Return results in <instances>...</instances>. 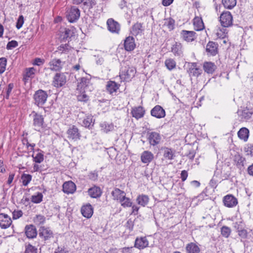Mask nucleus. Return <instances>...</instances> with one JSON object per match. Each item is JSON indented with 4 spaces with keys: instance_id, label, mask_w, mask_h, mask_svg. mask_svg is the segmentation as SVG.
Segmentation results:
<instances>
[{
    "instance_id": "27",
    "label": "nucleus",
    "mask_w": 253,
    "mask_h": 253,
    "mask_svg": "<svg viewBox=\"0 0 253 253\" xmlns=\"http://www.w3.org/2000/svg\"><path fill=\"white\" fill-rule=\"evenodd\" d=\"M145 113V110L143 107L141 106L132 108L131 112L132 117L137 120L142 118Z\"/></svg>"
},
{
    "instance_id": "17",
    "label": "nucleus",
    "mask_w": 253,
    "mask_h": 253,
    "mask_svg": "<svg viewBox=\"0 0 253 253\" xmlns=\"http://www.w3.org/2000/svg\"><path fill=\"white\" fill-rule=\"evenodd\" d=\"M149 242L146 237H137L135 239L134 247L139 250H142L148 246Z\"/></svg>"
},
{
    "instance_id": "25",
    "label": "nucleus",
    "mask_w": 253,
    "mask_h": 253,
    "mask_svg": "<svg viewBox=\"0 0 253 253\" xmlns=\"http://www.w3.org/2000/svg\"><path fill=\"white\" fill-rule=\"evenodd\" d=\"M74 36V32L73 29L65 28L64 31L62 32L60 35L61 41L62 42L69 41L71 38Z\"/></svg>"
},
{
    "instance_id": "10",
    "label": "nucleus",
    "mask_w": 253,
    "mask_h": 253,
    "mask_svg": "<svg viewBox=\"0 0 253 253\" xmlns=\"http://www.w3.org/2000/svg\"><path fill=\"white\" fill-rule=\"evenodd\" d=\"M24 230L25 235L29 239H33L36 238L37 236L38 232L37 228L33 224L26 225Z\"/></svg>"
},
{
    "instance_id": "48",
    "label": "nucleus",
    "mask_w": 253,
    "mask_h": 253,
    "mask_svg": "<svg viewBox=\"0 0 253 253\" xmlns=\"http://www.w3.org/2000/svg\"><path fill=\"white\" fill-rule=\"evenodd\" d=\"M165 65L169 70L174 69L176 67V62L173 59H167L165 62Z\"/></svg>"
},
{
    "instance_id": "22",
    "label": "nucleus",
    "mask_w": 253,
    "mask_h": 253,
    "mask_svg": "<svg viewBox=\"0 0 253 253\" xmlns=\"http://www.w3.org/2000/svg\"><path fill=\"white\" fill-rule=\"evenodd\" d=\"M218 46L217 43L210 41L206 46V51L211 55L214 56L217 53Z\"/></svg>"
},
{
    "instance_id": "30",
    "label": "nucleus",
    "mask_w": 253,
    "mask_h": 253,
    "mask_svg": "<svg viewBox=\"0 0 253 253\" xmlns=\"http://www.w3.org/2000/svg\"><path fill=\"white\" fill-rule=\"evenodd\" d=\"M193 22L194 28L196 31H201L205 28L204 24L202 19V17H194Z\"/></svg>"
},
{
    "instance_id": "38",
    "label": "nucleus",
    "mask_w": 253,
    "mask_h": 253,
    "mask_svg": "<svg viewBox=\"0 0 253 253\" xmlns=\"http://www.w3.org/2000/svg\"><path fill=\"white\" fill-rule=\"evenodd\" d=\"M35 71L36 69L34 67L26 68L25 73L23 75V80L26 82L29 78H33Z\"/></svg>"
},
{
    "instance_id": "8",
    "label": "nucleus",
    "mask_w": 253,
    "mask_h": 253,
    "mask_svg": "<svg viewBox=\"0 0 253 253\" xmlns=\"http://www.w3.org/2000/svg\"><path fill=\"white\" fill-rule=\"evenodd\" d=\"M147 138L150 145L155 146L160 143L162 137L158 132L152 131L147 132Z\"/></svg>"
},
{
    "instance_id": "55",
    "label": "nucleus",
    "mask_w": 253,
    "mask_h": 253,
    "mask_svg": "<svg viewBox=\"0 0 253 253\" xmlns=\"http://www.w3.org/2000/svg\"><path fill=\"white\" fill-rule=\"evenodd\" d=\"M34 221L35 223L38 224H43L45 221V217L42 215H37L34 218Z\"/></svg>"
},
{
    "instance_id": "57",
    "label": "nucleus",
    "mask_w": 253,
    "mask_h": 253,
    "mask_svg": "<svg viewBox=\"0 0 253 253\" xmlns=\"http://www.w3.org/2000/svg\"><path fill=\"white\" fill-rule=\"evenodd\" d=\"M244 150L247 155L253 157V143L248 144L245 147Z\"/></svg>"
},
{
    "instance_id": "1",
    "label": "nucleus",
    "mask_w": 253,
    "mask_h": 253,
    "mask_svg": "<svg viewBox=\"0 0 253 253\" xmlns=\"http://www.w3.org/2000/svg\"><path fill=\"white\" fill-rule=\"evenodd\" d=\"M48 94L46 91L39 89L35 91L33 95L34 103L39 108H42L46 103Z\"/></svg>"
},
{
    "instance_id": "61",
    "label": "nucleus",
    "mask_w": 253,
    "mask_h": 253,
    "mask_svg": "<svg viewBox=\"0 0 253 253\" xmlns=\"http://www.w3.org/2000/svg\"><path fill=\"white\" fill-rule=\"evenodd\" d=\"M14 87V84L13 83H10L8 85V87L6 89V95L4 96V98L6 99H8L9 98L10 94Z\"/></svg>"
},
{
    "instance_id": "33",
    "label": "nucleus",
    "mask_w": 253,
    "mask_h": 253,
    "mask_svg": "<svg viewBox=\"0 0 253 253\" xmlns=\"http://www.w3.org/2000/svg\"><path fill=\"white\" fill-rule=\"evenodd\" d=\"M162 149L164 150L163 156L165 159L172 160L175 157V150L168 147H164Z\"/></svg>"
},
{
    "instance_id": "31",
    "label": "nucleus",
    "mask_w": 253,
    "mask_h": 253,
    "mask_svg": "<svg viewBox=\"0 0 253 253\" xmlns=\"http://www.w3.org/2000/svg\"><path fill=\"white\" fill-rule=\"evenodd\" d=\"M99 126L101 130L105 133H108L114 129V125L112 123H109L107 122H103L99 124Z\"/></svg>"
},
{
    "instance_id": "24",
    "label": "nucleus",
    "mask_w": 253,
    "mask_h": 253,
    "mask_svg": "<svg viewBox=\"0 0 253 253\" xmlns=\"http://www.w3.org/2000/svg\"><path fill=\"white\" fill-rule=\"evenodd\" d=\"M124 47L127 51H132L135 47L134 39L132 37H126L124 42Z\"/></svg>"
},
{
    "instance_id": "32",
    "label": "nucleus",
    "mask_w": 253,
    "mask_h": 253,
    "mask_svg": "<svg viewBox=\"0 0 253 253\" xmlns=\"http://www.w3.org/2000/svg\"><path fill=\"white\" fill-rule=\"evenodd\" d=\"M94 122L95 120L93 119V116L91 115H88L83 121L82 126L89 129H92L94 125Z\"/></svg>"
},
{
    "instance_id": "49",
    "label": "nucleus",
    "mask_w": 253,
    "mask_h": 253,
    "mask_svg": "<svg viewBox=\"0 0 253 253\" xmlns=\"http://www.w3.org/2000/svg\"><path fill=\"white\" fill-rule=\"evenodd\" d=\"M43 195L42 193L38 192L37 195H32L31 197V201L35 204L40 203L42 201Z\"/></svg>"
},
{
    "instance_id": "47",
    "label": "nucleus",
    "mask_w": 253,
    "mask_h": 253,
    "mask_svg": "<svg viewBox=\"0 0 253 253\" xmlns=\"http://www.w3.org/2000/svg\"><path fill=\"white\" fill-rule=\"evenodd\" d=\"M21 178L22 181V184L26 186H27L32 180V176L30 174L23 173L21 175Z\"/></svg>"
},
{
    "instance_id": "29",
    "label": "nucleus",
    "mask_w": 253,
    "mask_h": 253,
    "mask_svg": "<svg viewBox=\"0 0 253 253\" xmlns=\"http://www.w3.org/2000/svg\"><path fill=\"white\" fill-rule=\"evenodd\" d=\"M154 159L153 154L149 151H144L141 155V160L144 164L150 163Z\"/></svg>"
},
{
    "instance_id": "39",
    "label": "nucleus",
    "mask_w": 253,
    "mask_h": 253,
    "mask_svg": "<svg viewBox=\"0 0 253 253\" xmlns=\"http://www.w3.org/2000/svg\"><path fill=\"white\" fill-rule=\"evenodd\" d=\"M149 200V197L143 194L139 195L136 199L137 204L143 207H145L148 203Z\"/></svg>"
},
{
    "instance_id": "59",
    "label": "nucleus",
    "mask_w": 253,
    "mask_h": 253,
    "mask_svg": "<svg viewBox=\"0 0 253 253\" xmlns=\"http://www.w3.org/2000/svg\"><path fill=\"white\" fill-rule=\"evenodd\" d=\"M227 34V30L224 28L220 29L219 32L216 33L217 36L220 39H224L226 37V34Z\"/></svg>"
},
{
    "instance_id": "9",
    "label": "nucleus",
    "mask_w": 253,
    "mask_h": 253,
    "mask_svg": "<svg viewBox=\"0 0 253 253\" xmlns=\"http://www.w3.org/2000/svg\"><path fill=\"white\" fill-rule=\"evenodd\" d=\"M180 36L182 40L190 42L194 41L197 35L194 31L183 30L180 32Z\"/></svg>"
},
{
    "instance_id": "53",
    "label": "nucleus",
    "mask_w": 253,
    "mask_h": 253,
    "mask_svg": "<svg viewBox=\"0 0 253 253\" xmlns=\"http://www.w3.org/2000/svg\"><path fill=\"white\" fill-rule=\"evenodd\" d=\"M44 156L43 154V152L42 153H38L36 156H34V155H32V157L33 158V160L35 162L37 163H42L44 159Z\"/></svg>"
},
{
    "instance_id": "58",
    "label": "nucleus",
    "mask_w": 253,
    "mask_h": 253,
    "mask_svg": "<svg viewBox=\"0 0 253 253\" xmlns=\"http://www.w3.org/2000/svg\"><path fill=\"white\" fill-rule=\"evenodd\" d=\"M18 45V42L15 40H12L8 42L6 45V49L7 50L12 49V48L16 47Z\"/></svg>"
},
{
    "instance_id": "50",
    "label": "nucleus",
    "mask_w": 253,
    "mask_h": 253,
    "mask_svg": "<svg viewBox=\"0 0 253 253\" xmlns=\"http://www.w3.org/2000/svg\"><path fill=\"white\" fill-rule=\"evenodd\" d=\"M25 253H38V249L30 243L25 244Z\"/></svg>"
},
{
    "instance_id": "15",
    "label": "nucleus",
    "mask_w": 253,
    "mask_h": 253,
    "mask_svg": "<svg viewBox=\"0 0 253 253\" xmlns=\"http://www.w3.org/2000/svg\"><path fill=\"white\" fill-rule=\"evenodd\" d=\"M151 115L156 118L161 119L165 117L166 112L162 106L157 105L151 110Z\"/></svg>"
},
{
    "instance_id": "41",
    "label": "nucleus",
    "mask_w": 253,
    "mask_h": 253,
    "mask_svg": "<svg viewBox=\"0 0 253 253\" xmlns=\"http://www.w3.org/2000/svg\"><path fill=\"white\" fill-rule=\"evenodd\" d=\"M80 93L77 95V99L78 101L87 103L89 100V96L85 93V91H79Z\"/></svg>"
},
{
    "instance_id": "45",
    "label": "nucleus",
    "mask_w": 253,
    "mask_h": 253,
    "mask_svg": "<svg viewBox=\"0 0 253 253\" xmlns=\"http://www.w3.org/2000/svg\"><path fill=\"white\" fill-rule=\"evenodd\" d=\"M222 2L224 7L227 9H232L237 3L236 0H222Z\"/></svg>"
},
{
    "instance_id": "11",
    "label": "nucleus",
    "mask_w": 253,
    "mask_h": 253,
    "mask_svg": "<svg viewBox=\"0 0 253 253\" xmlns=\"http://www.w3.org/2000/svg\"><path fill=\"white\" fill-rule=\"evenodd\" d=\"M234 165L240 170L244 169L246 159L241 154L237 153L233 157Z\"/></svg>"
},
{
    "instance_id": "36",
    "label": "nucleus",
    "mask_w": 253,
    "mask_h": 253,
    "mask_svg": "<svg viewBox=\"0 0 253 253\" xmlns=\"http://www.w3.org/2000/svg\"><path fill=\"white\" fill-rule=\"evenodd\" d=\"M187 253H200V249L195 243L191 242L188 244L186 246Z\"/></svg>"
},
{
    "instance_id": "14",
    "label": "nucleus",
    "mask_w": 253,
    "mask_h": 253,
    "mask_svg": "<svg viewBox=\"0 0 253 253\" xmlns=\"http://www.w3.org/2000/svg\"><path fill=\"white\" fill-rule=\"evenodd\" d=\"M238 115L242 121H248L250 119L253 115V108H244L238 111Z\"/></svg>"
},
{
    "instance_id": "51",
    "label": "nucleus",
    "mask_w": 253,
    "mask_h": 253,
    "mask_svg": "<svg viewBox=\"0 0 253 253\" xmlns=\"http://www.w3.org/2000/svg\"><path fill=\"white\" fill-rule=\"evenodd\" d=\"M166 20L164 25H166L169 31H171L174 28L175 21L170 17L165 19Z\"/></svg>"
},
{
    "instance_id": "62",
    "label": "nucleus",
    "mask_w": 253,
    "mask_h": 253,
    "mask_svg": "<svg viewBox=\"0 0 253 253\" xmlns=\"http://www.w3.org/2000/svg\"><path fill=\"white\" fill-rule=\"evenodd\" d=\"M195 151L193 148H191L188 150V152L185 154V156L187 157L189 159L192 160L194 159L195 156Z\"/></svg>"
},
{
    "instance_id": "20",
    "label": "nucleus",
    "mask_w": 253,
    "mask_h": 253,
    "mask_svg": "<svg viewBox=\"0 0 253 253\" xmlns=\"http://www.w3.org/2000/svg\"><path fill=\"white\" fill-rule=\"evenodd\" d=\"M120 87V84L115 81H109L107 83L106 89L109 94L113 95L114 93L117 92Z\"/></svg>"
},
{
    "instance_id": "4",
    "label": "nucleus",
    "mask_w": 253,
    "mask_h": 253,
    "mask_svg": "<svg viewBox=\"0 0 253 253\" xmlns=\"http://www.w3.org/2000/svg\"><path fill=\"white\" fill-rule=\"evenodd\" d=\"M67 137L74 141L80 140L82 137L79 128L75 125L70 126L67 131Z\"/></svg>"
},
{
    "instance_id": "56",
    "label": "nucleus",
    "mask_w": 253,
    "mask_h": 253,
    "mask_svg": "<svg viewBox=\"0 0 253 253\" xmlns=\"http://www.w3.org/2000/svg\"><path fill=\"white\" fill-rule=\"evenodd\" d=\"M107 152L111 159H113L115 157L117 151L116 149L113 147H110L109 148H106Z\"/></svg>"
},
{
    "instance_id": "35",
    "label": "nucleus",
    "mask_w": 253,
    "mask_h": 253,
    "mask_svg": "<svg viewBox=\"0 0 253 253\" xmlns=\"http://www.w3.org/2000/svg\"><path fill=\"white\" fill-rule=\"evenodd\" d=\"M219 21L221 26L224 27H228L233 25V17H219Z\"/></svg>"
},
{
    "instance_id": "7",
    "label": "nucleus",
    "mask_w": 253,
    "mask_h": 253,
    "mask_svg": "<svg viewBox=\"0 0 253 253\" xmlns=\"http://www.w3.org/2000/svg\"><path fill=\"white\" fill-rule=\"evenodd\" d=\"M188 67L187 72L190 77H198L202 73V70L198 67L196 62L188 63Z\"/></svg>"
},
{
    "instance_id": "26",
    "label": "nucleus",
    "mask_w": 253,
    "mask_h": 253,
    "mask_svg": "<svg viewBox=\"0 0 253 253\" xmlns=\"http://www.w3.org/2000/svg\"><path fill=\"white\" fill-rule=\"evenodd\" d=\"M216 68L217 67L213 62L206 61L203 63V69L208 74H212Z\"/></svg>"
},
{
    "instance_id": "34",
    "label": "nucleus",
    "mask_w": 253,
    "mask_h": 253,
    "mask_svg": "<svg viewBox=\"0 0 253 253\" xmlns=\"http://www.w3.org/2000/svg\"><path fill=\"white\" fill-rule=\"evenodd\" d=\"M88 193V195L93 198L100 197L102 194L100 188L97 186H94L89 188Z\"/></svg>"
},
{
    "instance_id": "52",
    "label": "nucleus",
    "mask_w": 253,
    "mask_h": 253,
    "mask_svg": "<svg viewBox=\"0 0 253 253\" xmlns=\"http://www.w3.org/2000/svg\"><path fill=\"white\" fill-rule=\"evenodd\" d=\"M231 232V229L227 226H223L221 228V234L225 238H228L230 236Z\"/></svg>"
},
{
    "instance_id": "46",
    "label": "nucleus",
    "mask_w": 253,
    "mask_h": 253,
    "mask_svg": "<svg viewBox=\"0 0 253 253\" xmlns=\"http://www.w3.org/2000/svg\"><path fill=\"white\" fill-rule=\"evenodd\" d=\"M66 16H80V11L79 9L76 6H72L67 11Z\"/></svg>"
},
{
    "instance_id": "12",
    "label": "nucleus",
    "mask_w": 253,
    "mask_h": 253,
    "mask_svg": "<svg viewBox=\"0 0 253 253\" xmlns=\"http://www.w3.org/2000/svg\"><path fill=\"white\" fill-rule=\"evenodd\" d=\"M39 235L40 237L43 239L44 241L49 240L53 238V233L49 228L44 226H41L39 230Z\"/></svg>"
},
{
    "instance_id": "40",
    "label": "nucleus",
    "mask_w": 253,
    "mask_h": 253,
    "mask_svg": "<svg viewBox=\"0 0 253 253\" xmlns=\"http://www.w3.org/2000/svg\"><path fill=\"white\" fill-rule=\"evenodd\" d=\"M143 31L142 24L136 23L132 26L131 33L133 35L136 36L139 34H141Z\"/></svg>"
},
{
    "instance_id": "37",
    "label": "nucleus",
    "mask_w": 253,
    "mask_h": 253,
    "mask_svg": "<svg viewBox=\"0 0 253 253\" xmlns=\"http://www.w3.org/2000/svg\"><path fill=\"white\" fill-rule=\"evenodd\" d=\"M238 137L244 141H247L249 136V130L246 127H242L238 132Z\"/></svg>"
},
{
    "instance_id": "3",
    "label": "nucleus",
    "mask_w": 253,
    "mask_h": 253,
    "mask_svg": "<svg viewBox=\"0 0 253 253\" xmlns=\"http://www.w3.org/2000/svg\"><path fill=\"white\" fill-rule=\"evenodd\" d=\"M31 115H33V125L36 127L35 130L37 131H40L41 128H43L44 127V118L43 116L38 114L35 111L32 112Z\"/></svg>"
},
{
    "instance_id": "44",
    "label": "nucleus",
    "mask_w": 253,
    "mask_h": 253,
    "mask_svg": "<svg viewBox=\"0 0 253 253\" xmlns=\"http://www.w3.org/2000/svg\"><path fill=\"white\" fill-rule=\"evenodd\" d=\"M72 1L75 4H79L83 2L84 5L89 7L95 4L94 0H72Z\"/></svg>"
},
{
    "instance_id": "28",
    "label": "nucleus",
    "mask_w": 253,
    "mask_h": 253,
    "mask_svg": "<svg viewBox=\"0 0 253 253\" xmlns=\"http://www.w3.org/2000/svg\"><path fill=\"white\" fill-rule=\"evenodd\" d=\"M81 212L84 217L89 218L93 214V208L90 204L83 206L81 208Z\"/></svg>"
},
{
    "instance_id": "64",
    "label": "nucleus",
    "mask_w": 253,
    "mask_h": 253,
    "mask_svg": "<svg viewBox=\"0 0 253 253\" xmlns=\"http://www.w3.org/2000/svg\"><path fill=\"white\" fill-rule=\"evenodd\" d=\"M238 234L242 239H245L248 237V232L244 228L242 230L238 231Z\"/></svg>"
},
{
    "instance_id": "21",
    "label": "nucleus",
    "mask_w": 253,
    "mask_h": 253,
    "mask_svg": "<svg viewBox=\"0 0 253 253\" xmlns=\"http://www.w3.org/2000/svg\"><path fill=\"white\" fill-rule=\"evenodd\" d=\"M90 83V79L85 77L80 78L78 83L77 90L78 91H85Z\"/></svg>"
},
{
    "instance_id": "2",
    "label": "nucleus",
    "mask_w": 253,
    "mask_h": 253,
    "mask_svg": "<svg viewBox=\"0 0 253 253\" xmlns=\"http://www.w3.org/2000/svg\"><path fill=\"white\" fill-rule=\"evenodd\" d=\"M136 69L132 66H126L122 67L120 72L121 79L126 82H129L134 77L136 74Z\"/></svg>"
},
{
    "instance_id": "63",
    "label": "nucleus",
    "mask_w": 253,
    "mask_h": 253,
    "mask_svg": "<svg viewBox=\"0 0 253 253\" xmlns=\"http://www.w3.org/2000/svg\"><path fill=\"white\" fill-rule=\"evenodd\" d=\"M134 248L133 247H124L120 250H121L122 253H134Z\"/></svg>"
},
{
    "instance_id": "42",
    "label": "nucleus",
    "mask_w": 253,
    "mask_h": 253,
    "mask_svg": "<svg viewBox=\"0 0 253 253\" xmlns=\"http://www.w3.org/2000/svg\"><path fill=\"white\" fill-rule=\"evenodd\" d=\"M233 25L243 28L244 26L246 27L247 26V23L243 17H235V19H233Z\"/></svg>"
},
{
    "instance_id": "19",
    "label": "nucleus",
    "mask_w": 253,
    "mask_h": 253,
    "mask_svg": "<svg viewBox=\"0 0 253 253\" xmlns=\"http://www.w3.org/2000/svg\"><path fill=\"white\" fill-rule=\"evenodd\" d=\"M108 29L112 33H118L120 30L119 23L113 18H109L107 21Z\"/></svg>"
},
{
    "instance_id": "18",
    "label": "nucleus",
    "mask_w": 253,
    "mask_h": 253,
    "mask_svg": "<svg viewBox=\"0 0 253 253\" xmlns=\"http://www.w3.org/2000/svg\"><path fill=\"white\" fill-rule=\"evenodd\" d=\"M12 223L11 218L5 213L0 214V227L2 229H6L9 227Z\"/></svg>"
},
{
    "instance_id": "23",
    "label": "nucleus",
    "mask_w": 253,
    "mask_h": 253,
    "mask_svg": "<svg viewBox=\"0 0 253 253\" xmlns=\"http://www.w3.org/2000/svg\"><path fill=\"white\" fill-rule=\"evenodd\" d=\"M63 191L66 194H72L76 190L75 184L71 181L65 182L63 184Z\"/></svg>"
},
{
    "instance_id": "16",
    "label": "nucleus",
    "mask_w": 253,
    "mask_h": 253,
    "mask_svg": "<svg viewBox=\"0 0 253 253\" xmlns=\"http://www.w3.org/2000/svg\"><path fill=\"white\" fill-rule=\"evenodd\" d=\"M48 65L51 71L59 72L62 69L63 64L60 59L54 58L50 61Z\"/></svg>"
},
{
    "instance_id": "43",
    "label": "nucleus",
    "mask_w": 253,
    "mask_h": 253,
    "mask_svg": "<svg viewBox=\"0 0 253 253\" xmlns=\"http://www.w3.org/2000/svg\"><path fill=\"white\" fill-rule=\"evenodd\" d=\"M125 193L124 191L121 190L119 188H115L112 191L111 195L113 197V200H117L120 199V198Z\"/></svg>"
},
{
    "instance_id": "54",
    "label": "nucleus",
    "mask_w": 253,
    "mask_h": 253,
    "mask_svg": "<svg viewBox=\"0 0 253 253\" xmlns=\"http://www.w3.org/2000/svg\"><path fill=\"white\" fill-rule=\"evenodd\" d=\"M7 59L5 57L0 58V74H2L5 70Z\"/></svg>"
},
{
    "instance_id": "6",
    "label": "nucleus",
    "mask_w": 253,
    "mask_h": 253,
    "mask_svg": "<svg viewBox=\"0 0 253 253\" xmlns=\"http://www.w3.org/2000/svg\"><path fill=\"white\" fill-rule=\"evenodd\" d=\"M66 76L64 73H57L53 79L52 85L56 87H61L66 83Z\"/></svg>"
},
{
    "instance_id": "5",
    "label": "nucleus",
    "mask_w": 253,
    "mask_h": 253,
    "mask_svg": "<svg viewBox=\"0 0 253 253\" xmlns=\"http://www.w3.org/2000/svg\"><path fill=\"white\" fill-rule=\"evenodd\" d=\"M170 51L178 58H182L184 56V47L180 42L174 41L171 44Z\"/></svg>"
},
{
    "instance_id": "60",
    "label": "nucleus",
    "mask_w": 253,
    "mask_h": 253,
    "mask_svg": "<svg viewBox=\"0 0 253 253\" xmlns=\"http://www.w3.org/2000/svg\"><path fill=\"white\" fill-rule=\"evenodd\" d=\"M69 251L66 249L65 246H58L55 249L54 253H68Z\"/></svg>"
},
{
    "instance_id": "13",
    "label": "nucleus",
    "mask_w": 253,
    "mask_h": 253,
    "mask_svg": "<svg viewBox=\"0 0 253 253\" xmlns=\"http://www.w3.org/2000/svg\"><path fill=\"white\" fill-rule=\"evenodd\" d=\"M223 202L225 207L232 208L238 204V200L233 195L228 194L223 197Z\"/></svg>"
}]
</instances>
